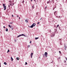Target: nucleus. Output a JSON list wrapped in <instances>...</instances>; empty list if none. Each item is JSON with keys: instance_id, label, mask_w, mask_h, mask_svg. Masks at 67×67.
Returning a JSON list of instances; mask_svg holds the SVG:
<instances>
[{"instance_id": "24", "label": "nucleus", "mask_w": 67, "mask_h": 67, "mask_svg": "<svg viewBox=\"0 0 67 67\" xmlns=\"http://www.w3.org/2000/svg\"><path fill=\"white\" fill-rule=\"evenodd\" d=\"M60 45H62V43H60Z\"/></svg>"}, {"instance_id": "18", "label": "nucleus", "mask_w": 67, "mask_h": 67, "mask_svg": "<svg viewBox=\"0 0 67 67\" xmlns=\"http://www.w3.org/2000/svg\"><path fill=\"white\" fill-rule=\"evenodd\" d=\"M10 52V51H9V50L8 49V51L7 52V53H8V52Z\"/></svg>"}, {"instance_id": "13", "label": "nucleus", "mask_w": 67, "mask_h": 67, "mask_svg": "<svg viewBox=\"0 0 67 67\" xmlns=\"http://www.w3.org/2000/svg\"><path fill=\"white\" fill-rule=\"evenodd\" d=\"M8 26H9V27H10V28H11V26H10V25H8Z\"/></svg>"}, {"instance_id": "29", "label": "nucleus", "mask_w": 67, "mask_h": 67, "mask_svg": "<svg viewBox=\"0 0 67 67\" xmlns=\"http://www.w3.org/2000/svg\"><path fill=\"white\" fill-rule=\"evenodd\" d=\"M42 18H41L40 19V20H42Z\"/></svg>"}, {"instance_id": "23", "label": "nucleus", "mask_w": 67, "mask_h": 67, "mask_svg": "<svg viewBox=\"0 0 67 67\" xmlns=\"http://www.w3.org/2000/svg\"><path fill=\"white\" fill-rule=\"evenodd\" d=\"M21 36H24V34H22V35H21Z\"/></svg>"}, {"instance_id": "7", "label": "nucleus", "mask_w": 67, "mask_h": 67, "mask_svg": "<svg viewBox=\"0 0 67 67\" xmlns=\"http://www.w3.org/2000/svg\"><path fill=\"white\" fill-rule=\"evenodd\" d=\"M22 36V35H20L17 36V37H20V36Z\"/></svg>"}, {"instance_id": "4", "label": "nucleus", "mask_w": 67, "mask_h": 67, "mask_svg": "<svg viewBox=\"0 0 67 67\" xmlns=\"http://www.w3.org/2000/svg\"><path fill=\"white\" fill-rule=\"evenodd\" d=\"M48 54V53H47V52H45V53L44 55L45 56H46V57H47V55Z\"/></svg>"}, {"instance_id": "22", "label": "nucleus", "mask_w": 67, "mask_h": 67, "mask_svg": "<svg viewBox=\"0 0 67 67\" xmlns=\"http://www.w3.org/2000/svg\"><path fill=\"white\" fill-rule=\"evenodd\" d=\"M56 11H55V12H54V14H55V13H56Z\"/></svg>"}, {"instance_id": "31", "label": "nucleus", "mask_w": 67, "mask_h": 67, "mask_svg": "<svg viewBox=\"0 0 67 67\" xmlns=\"http://www.w3.org/2000/svg\"><path fill=\"white\" fill-rule=\"evenodd\" d=\"M34 1H35L36 2V0H34Z\"/></svg>"}, {"instance_id": "9", "label": "nucleus", "mask_w": 67, "mask_h": 67, "mask_svg": "<svg viewBox=\"0 0 67 67\" xmlns=\"http://www.w3.org/2000/svg\"><path fill=\"white\" fill-rule=\"evenodd\" d=\"M51 2V1H48L47 2V3H48V4L49 3V2Z\"/></svg>"}, {"instance_id": "33", "label": "nucleus", "mask_w": 67, "mask_h": 67, "mask_svg": "<svg viewBox=\"0 0 67 67\" xmlns=\"http://www.w3.org/2000/svg\"><path fill=\"white\" fill-rule=\"evenodd\" d=\"M24 36H26L24 35Z\"/></svg>"}, {"instance_id": "12", "label": "nucleus", "mask_w": 67, "mask_h": 67, "mask_svg": "<svg viewBox=\"0 0 67 67\" xmlns=\"http://www.w3.org/2000/svg\"><path fill=\"white\" fill-rule=\"evenodd\" d=\"M4 65H7V63H6V62H4Z\"/></svg>"}, {"instance_id": "15", "label": "nucleus", "mask_w": 67, "mask_h": 67, "mask_svg": "<svg viewBox=\"0 0 67 67\" xmlns=\"http://www.w3.org/2000/svg\"><path fill=\"white\" fill-rule=\"evenodd\" d=\"M28 48H29V47H30V45H28Z\"/></svg>"}, {"instance_id": "1", "label": "nucleus", "mask_w": 67, "mask_h": 67, "mask_svg": "<svg viewBox=\"0 0 67 67\" xmlns=\"http://www.w3.org/2000/svg\"><path fill=\"white\" fill-rule=\"evenodd\" d=\"M35 25H36V24H35V23H34L30 26V27L33 28L34 26H35Z\"/></svg>"}, {"instance_id": "28", "label": "nucleus", "mask_w": 67, "mask_h": 67, "mask_svg": "<svg viewBox=\"0 0 67 67\" xmlns=\"http://www.w3.org/2000/svg\"><path fill=\"white\" fill-rule=\"evenodd\" d=\"M9 23L10 24H12V23Z\"/></svg>"}, {"instance_id": "27", "label": "nucleus", "mask_w": 67, "mask_h": 67, "mask_svg": "<svg viewBox=\"0 0 67 67\" xmlns=\"http://www.w3.org/2000/svg\"><path fill=\"white\" fill-rule=\"evenodd\" d=\"M65 58H66V60H67V58L65 57Z\"/></svg>"}, {"instance_id": "39", "label": "nucleus", "mask_w": 67, "mask_h": 67, "mask_svg": "<svg viewBox=\"0 0 67 67\" xmlns=\"http://www.w3.org/2000/svg\"><path fill=\"white\" fill-rule=\"evenodd\" d=\"M32 8H33V5L32 6Z\"/></svg>"}, {"instance_id": "26", "label": "nucleus", "mask_w": 67, "mask_h": 67, "mask_svg": "<svg viewBox=\"0 0 67 67\" xmlns=\"http://www.w3.org/2000/svg\"><path fill=\"white\" fill-rule=\"evenodd\" d=\"M47 8V6H46V7L45 8V9H46Z\"/></svg>"}, {"instance_id": "5", "label": "nucleus", "mask_w": 67, "mask_h": 67, "mask_svg": "<svg viewBox=\"0 0 67 67\" xmlns=\"http://www.w3.org/2000/svg\"><path fill=\"white\" fill-rule=\"evenodd\" d=\"M64 48H65V49L66 50V48H67V46H66V45H64Z\"/></svg>"}, {"instance_id": "41", "label": "nucleus", "mask_w": 67, "mask_h": 67, "mask_svg": "<svg viewBox=\"0 0 67 67\" xmlns=\"http://www.w3.org/2000/svg\"><path fill=\"white\" fill-rule=\"evenodd\" d=\"M60 40H61V39H60Z\"/></svg>"}, {"instance_id": "40", "label": "nucleus", "mask_w": 67, "mask_h": 67, "mask_svg": "<svg viewBox=\"0 0 67 67\" xmlns=\"http://www.w3.org/2000/svg\"><path fill=\"white\" fill-rule=\"evenodd\" d=\"M0 67H1V65H0Z\"/></svg>"}, {"instance_id": "11", "label": "nucleus", "mask_w": 67, "mask_h": 67, "mask_svg": "<svg viewBox=\"0 0 67 67\" xmlns=\"http://www.w3.org/2000/svg\"><path fill=\"white\" fill-rule=\"evenodd\" d=\"M6 31H7V32H8V29H6Z\"/></svg>"}, {"instance_id": "34", "label": "nucleus", "mask_w": 67, "mask_h": 67, "mask_svg": "<svg viewBox=\"0 0 67 67\" xmlns=\"http://www.w3.org/2000/svg\"><path fill=\"white\" fill-rule=\"evenodd\" d=\"M3 27H4V28H5V26H3Z\"/></svg>"}, {"instance_id": "30", "label": "nucleus", "mask_w": 67, "mask_h": 67, "mask_svg": "<svg viewBox=\"0 0 67 67\" xmlns=\"http://www.w3.org/2000/svg\"><path fill=\"white\" fill-rule=\"evenodd\" d=\"M59 53H61V52H60V51H59Z\"/></svg>"}, {"instance_id": "37", "label": "nucleus", "mask_w": 67, "mask_h": 67, "mask_svg": "<svg viewBox=\"0 0 67 67\" xmlns=\"http://www.w3.org/2000/svg\"><path fill=\"white\" fill-rule=\"evenodd\" d=\"M12 17H13V15H12Z\"/></svg>"}, {"instance_id": "3", "label": "nucleus", "mask_w": 67, "mask_h": 67, "mask_svg": "<svg viewBox=\"0 0 67 67\" xmlns=\"http://www.w3.org/2000/svg\"><path fill=\"white\" fill-rule=\"evenodd\" d=\"M14 3H13V4H12L11 3H10V4H9L8 6H9V7H10V6H12V5H14Z\"/></svg>"}, {"instance_id": "16", "label": "nucleus", "mask_w": 67, "mask_h": 67, "mask_svg": "<svg viewBox=\"0 0 67 67\" xmlns=\"http://www.w3.org/2000/svg\"><path fill=\"white\" fill-rule=\"evenodd\" d=\"M22 3H24V0H23L22 1Z\"/></svg>"}, {"instance_id": "21", "label": "nucleus", "mask_w": 67, "mask_h": 67, "mask_svg": "<svg viewBox=\"0 0 67 67\" xmlns=\"http://www.w3.org/2000/svg\"><path fill=\"white\" fill-rule=\"evenodd\" d=\"M25 65H27V62H25Z\"/></svg>"}, {"instance_id": "42", "label": "nucleus", "mask_w": 67, "mask_h": 67, "mask_svg": "<svg viewBox=\"0 0 67 67\" xmlns=\"http://www.w3.org/2000/svg\"><path fill=\"white\" fill-rule=\"evenodd\" d=\"M65 62H66V61H65Z\"/></svg>"}, {"instance_id": "6", "label": "nucleus", "mask_w": 67, "mask_h": 67, "mask_svg": "<svg viewBox=\"0 0 67 67\" xmlns=\"http://www.w3.org/2000/svg\"><path fill=\"white\" fill-rule=\"evenodd\" d=\"M33 54V53H32L31 54V58H32V56Z\"/></svg>"}, {"instance_id": "10", "label": "nucleus", "mask_w": 67, "mask_h": 67, "mask_svg": "<svg viewBox=\"0 0 67 67\" xmlns=\"http://www.w3.org/2000/svg\"><path fill=\"white\" fill-rule=\"evenodd\" d=\"M38 38H39L38 37H36V38H35V39L37 40V39H38Z\"/></svg>"}, {"instance_id": "43", "label": "nucleus", "mask_w": 67, "mask_h": 67, "mask_svg": "<svg viewBox=\"0 0 67 67\" xmlns=\"http://www.w3.org/2000/svg\"><path fill=\"white\" fill-rule=\"evenodd\" d=\"M37 13H36V14H37Z\"/></svg>"}, {"instance_id": "36", "label": "nucleus", "mask_w": 67, "mask_h": 67, "mask_svg": "<svg viewBox=\"0 0 67 67\" xmlns=\"http://www.w3.org/2000/svg\"><path fill=\"white\" fill-rule=\"evenodd\" d=\"M31 1H33V0H31Z\"/></svg>"}, {"instance_id": "19", "label": "nucleus", "mask_w": 67, "mask_h": 67, "mask_svg": "<svg viewBox=\"0 0 67 67\" xmlns=\"http://www.w3.org/2000/svg\"><path fill=\"white\" fill-rule=\"evenodd\" d=\"M40 22H38L37 23V24H40Z\"/></svg>"}, {"instance_id": "38", "label": "nucleus", "mask_w": 67, "mask_h": 67, "mask_svg": "<svg viewBox=\"0 0 67 67\" xmlns=\"http://www.w3.org/2000/svg\"><path fill=\"white\" fill-rule=\"evenodd\" d=\"M19 19H20V17H19Z\"/></svg>"}, {"instance_id": "2", "label": "nucleus", "mask_w": 67, "mask_h": 67, "mask_svg": "<svg viewBox=\"0 0 67 67\" xmlns=\"http://www.w3.org/2000/svg\"><path fill=\"white\" fill-rule=\"evenodd\" d=\"M3 6L4 7V10H6V9L7 8V6H5V4H3Z\"/></svg>"}, {"instance_id": "8", "label": "nucleus", "mask_w": 67, "mask_h": 67, "mask_svg": "<svg viewBox=\"0 0 67 67\" xmlns=\"http://www.w3.org/2000/svg\"><path fill=\"white\" fill-rule=\"evenodd\" d=\"M11 59L12 61H13V59L12 58V57H11Z\"/></svg>"}, {"instance_id": "17", "label": "nucleus", "mask_w": 67, "mask_h": 67, "mask_svg": "<svg viewBox=\"0 0 67 67\" xmlns=\"http://www.w3.org/2000/svg\"><path fill=\"white\" fill-rule=\"evenodd\" d=\"M25 21L26 22H27V23L28 22V21H27V20H26Z\"/></svg>"}, {"instance_id": "35", "label": "nucleus", "mask_w": 67, "mask_h": 67, "mask_svg": "<svg viewBox=\"0 0 67 67\" xmlns=\"http://www.w3.org/2000/svg\"><path fill=\"white\" fill-rule=\"evenodd\" d=\"M17 18H18V17H19V16L18 15H17Z\"/></svg>"}, {"instance_id": "25", "label": "nucleus", "mask_w": 67, "mask_h": 67, "mask_svg": "<svg viewBox=\"0 0 67 67\" xmlns=\"http://www.w3.org/2000/svg\"><path fill=\"white\" fill-rule=\"evenodd\" d=\"M31 43H32V42H31V41L30 42V43L31 44Z\"/></svg>"}, {"instance_id": "32", "label": "nucleus", "mask_w": 67, "mask_h": 67, "mask_svg": "<svg viewBox=\"0 0 67 67\" xmlns=\"http://www.w3.org/2000/svg\"><path fill=\"white\" fill-rule=\"evenodd\" d=\"M53 10H54V9H55V8H53Z\"/></svg>"}, {"instance_id": "20", "label": "nucleus", "mask_w": 67, "mask_h": 67, "mask_svg": "<svg viewBox=\"0 0 67 67\" xmlns=\"http://www.w3.org/2000/svg\"><path fill=\"white\" fill-rule=\"evenodd\" d=\"M58 26H59V25H57V27H58Z\"/></svg>"}, {"instance_id": "14", "label": "nucleus", "mask_w": 67, "mask_h": 67, "mask_svg": "<svg viewBox=\"0 0 67 67\" xmlns=\"http://www.w3.org/2000/svg\"><path fill=\"white\" fill-rule=\"evenodd\" d=\"M17 60H19V58H16Z\"/></svg>"}]
</instances>
